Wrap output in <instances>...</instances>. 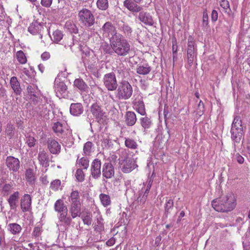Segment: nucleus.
I'll use <instances>...</instances> for the list:
<instances>
[{
    "label": "nucleus",
    "mask_w": 250,
    "mask_h": 250,
    "mask_svg": "<svg viewBox=\"0 0 250 250\" xmlns=\"http://www.w3.org/2000/svg\"><path fill=\"white\" fill-rule=\"evenodd\" d=\"M109 42L113 52L118 56H125L131 51L129 42L122 35L110 37Z\"/></svg>",
    "instance_id": "obj_1"
},
{
    "label": "nucleus",
    "mask_w": 250,
    "mask_h": 250,
    "mask_svg": "<svg viewBox=\"0 0 250 250\" xmlns=\"http://www.w3.org/2000/svg\"><path fill=\"white\" fill-rule=\"evenodd\" d=\"M212 207L218 212H227L232 210L236 207V200L233 194L229 193L212 202Z\"/></svg>",
    "instance_id": "obj_2"
},
{
    "label": "nucleus",
    "mask_w": 250,
    "mask_h": 250,
    "mask_svg": "<svg viewBox=\"0 0 250 250\" xmlns=\"http://www.w3.org/2000/svg\"><path fill=\"white\" fill-rule=\"evenodd\" d=\"M133 88L128 81H122L120 83L116 93V97L119 100H128L132 96Z\"/></svg>",
    "instance_id": "obj_3"
},
{
    "label": "nucleus",
    "mask_w": 250,
    "mask_h": 250,
    "mask_svg": "<svg viewBox=\"0 0 250 250\" xmlns=\"http://www.w3.org/2000/svg\"><path fill=\"white\" fill-rule=\"evenodd\" d=\"M231 138L235 143H239L241 139L243 131L241 117L236 116L232 123L230 130Z\"/></svg>",
    "instance_id": "obj_4"
},
{
    "label": "nucleus",
    "mask_w": 250,
    "mask_h": 250,
    "mask_svg": "<svg viewBox=\"0 0 250 250\" xmlns=\"http://www.w3.org/2000/svg\"><path fill=\"white\" fill-rule=\"evenodd\" d=\"M78 17L80 22L84 27H91L95 23V18L93 13L87 8H83L80 10Z\"/></svg>",
    "instance_id": "obj_5"
},
{
    "label": "nucleus",
    "mask_w": 250,
    "mask_h": 250,
    "mask_svg": "<svg viewBox=\"0 0 250 250\" xmlns=\"http://www.w3.org/2000/svg\"><path fill=\"white\" fill-rule=\"evenodd\" d=\"M136 158L126 157L125 158H119V167L124 173H129L136 168L138 166L136 161Z\"/></svg>",
    "instance_id": "obj_6"
},
{
    "label": "nucleus",
    "mask_w": 250,
    "mask_h": 250,
    "mask_svg": "<svg viewBox=\"0 0 250 250\" xmlns=\"http://www.w3.org/2000/svg\"><path fill=\"white\" fill-rule=\"evenodd\" d=\"M90 112L100 124H103L106 120V115L101 107L97 104H93L90 107Z\"/></svg>",
    "instance_id": "obj_7"
},
{
    "label": "nucleus",
    "mask_w": 250,
    "mask_h": 250,
    "mask_svg": "<svg viewBox=\"0 0 250 250\" xmlns=\"http://www.w3.org/2000/svg\"><path fill=\"white\" fill-rule=\"evenodd\" d=\"M103 82L105 87L109 91H114L117 88L118 84L116 78L113 72L105 74Z\"/></svg>",
    "instance_id": "obj_8"
},
{
    "label": "nucleus",
    "mask_w": 250,
    "mask_h": 250,
    "mask_svg": "<svg viewBox=\"0 0 250 250\" xmlns=\"http://www.w3.org/2000/svg\"><path fill=\"white\" fill-rule=\"evenodd\" d=\"M152 181L150 179L148 182L144 185L141 190L139 191V196L137 198V202L141 205H143L146 201L150 189Z\"/></svg>",
    "instance_id": "obj_9"
},
{
    "label": "nucleus",
    "mask_w": 250,
    "mask_h": 250,
    "mask_svg": "<svg viewBox=\"0 0 250 250\" xmlns=\"http://www.w3.org/2000/svg\"><path fill=\"white\" fill-rule=\"evenodd\" d=\"M44 29L43 25L37 21H33L28 28V31L32 35H39L40 38H42V31Z\"/></svg>",
    "instance_id": "obj_10"
},
{
    "label": "nucleus",
    "mask_w": 250,
    "mask_h": 250,
    "mask_svg": "<svg viewBox=\"0 0 250 250\" xmlns=\"http://www.w3.org/2000/svg\"><path fill=\"white\" fill-rule=\"evenodd\" d=\"M138 20L143 24L148 26H153L154 21L149 13L141 11L138 16Z\"/></svg>",
    "instance_id": "obj_11"
},
{
    "label": "nucleus",
    "mask_w": 250,
    "mask_h": 250,
    "mask_svg": "<svg viewBox=\"0 0 250 250\" xmlns=\"http://www.w3.org/2000/svg\"><path fill=\"white\" fill-rule=\"evenodd\" d=\"M101 161L98 159H94L92 163L91 167V174L94 178L97 179L100 177L101 174Z\"/></svg>",
    "instance_id": "obj_12"
},
{
    "label": "nucleus",
    "mask_w": 250,
    "mask_h": 250,
    "mask_svg": "<svg viewBox=\"0 0 250 250\" xmlns=\"http://www.w3.org/2000/svg\"><path fill=\"white\" fill-rule=\"evenodd\" d=\"M6 165L10 170L17 171L20 168V161L13 156H8L6 159Z\"/></svg>",
    "instance_id": "obj_13"
},
{
    "label": "nucleus",
    "mask_w": 250,
    "mask_h": 250,
    "mask_svg": "<svg viewBox=\"0 0 250 250\" xmlns=\"http://www.w3.org/2000/svg\"><path fill=\"white\" fill-rule=\"evenodd\" d=\"M102 30L103 35L106 37H109L110 35L114 37L115 35H121L117 33L115 26L110 22L105 23L102 27Z\"/></svg>",
    "instance_id": "obj_14"
},
{
    "label": "nucleus",
    "mask_w": 250,
    "mask_h": 250,
    "mask_svg": "<svg viewBox=\"0 0 250 250\" xmlns=\"http://www.w3.org/2000/svg\"><path fill=\"white\" fill-rule=\"evenodd\" d=\"M32 198L30 195L25 194L21 200V207L24 212L29 210L31 207Z\"/></svg>",
    "instance_id": "obj_15"
},
{
    "label": "nucleus",
    "mask_w": 250,
    "mask_h": 250,
    "mask_svg": "<svg viewBox=\"0 0 250 250\" xmlns=\"http://www.w3.org/2000/svg\"><path fill=\"white\" fill-rule=\"evenodd\" d=\"M103 176L106 179L113 177L114 175V168L111 163H104L103 167Z\"/></svg>",
    "instance_id": "obj_16"
},
{
    "label": "nucleus",
    "mask_w": 250,
    "mask_h": 250,
    "mask_svg": "<svg viewBox=\"0 0 250 250\" xmlns=\"http://www.w3.org/2000/svg\"><path fill=\"white\" fill-rule=\"evenodd\" d=\"M134 108L141 115L146 114V109L144 102L141 98L135 99L133 102Z\"/></svg>",
    "instance_id": "obj_17"
},
{
    "label": "nucleus",
    "mask_w": 250,
    "mask_h": 250,
    "mask_svg": "<svg viewBox=\"0 0 250 250\" xmlns=\"http://www.w3.org/2000/svg\"><path fill=\"white\" fill-rule=\"evenodd\" d=\"M10 86L16 95L21 94V88L20 82L18 81L16 77H12L10 80Z\"/></svg>",
    "instance_id": "obj_18"
},
{
    "label": "nucleus",
    "mask_w": 250,
    "mask_h": 250,
    "mask_svg": "<svg viewBox=\"0 0 250 250\" xmlns=\"http://www.w3.org/2000/svg\"><path fill=\"white\" fill-rule=\"evenodd\" d=\"M48 147L50 152L53 154H57L61 151V145L55 140H48Z\"/></svg>",
    "instance_id": "obj_19"
},
{
    "label": "nucleus",
    "mask_w": 250,
    "mask_h": 250,
    "mask_svg": "<svg viewBox=\"0 0 250 250\" xmlns=\"http://www.w3.org/2000/svg\"><path fill=\"white\" fill-rule=\"evenodd\" d=\"M187 55L188 62L189 64L192 63L195 56L194 45L192 41L188 42Z\"/></svg>",
    "instance_id": "obj_20"
},
{
    "label": "nucleus",
    "mask_w": 250,
    "mask_h": 250,
    "mask_svg": "<svg viewBox=\"0 0 250 250\" xmlns=\"http://www.w3.org/2000/svg\"><path fill=\"white\" fill-rule=\"evenodd\" d=\"M83 111V108L81 103L72 104L70 107V112L74 116H79Z\"/></svg>",
    "instance_id": "obj_21"
},
{
    "label": "nucleus",
    "mask_w": 250,
    "mask_h": 250,
    "mask_svg": "<svg viewBox=\"0 0 250 250\" xmlns=\"http://www.w3.org/2000/svg\"><path fill=\"white\" fill-rule=\"evenodd\" d=\"M20 193L18 191L14 192L11 194L8 199V202L11 209H16L17 207V203L19 198Z\"/></svg>",
    "instance_id": "obj_22"
},
{
    "label": "nucleus",
    "mask_w": 250,
    "mask_h": 250,
    "mask_svg": "<svg viewBox=\"0 0 250 250\" xmlns=\"http://www.w3.org/2000/svg\"><path fill=\"white\" fill-rule=\"evenodd\" d=\"M124 5L129 11L133 12H139L142 9L141 6L138 5L131 0H125L124 2Z\"/></svg>",
    "instance_id": "obj_23"
},
{
    "label": "nucleus",
    "mask_w": 250,
    "mask_h": 250,
    "mask_svg": "<svg viewBox=\"0 0 250 250\" xmlns=\"http://www.w3.org/2000/svg\"><path fill=\"white\" fill-rule=\"evenodd\" d=\"M125 121L127 125H133L137 121L136 114L133 111H127L125 115Z\"/></svg>",
    "instance_id": "obj_24"
},
{
    "label": "nucleus",
    "mask_w": 250,
    "mask_h": 250,
    "mask_svg": "<svg viewBox=\"0 0 250 250\" xmlns=\"http://www.w3.org/2000/svg\"><path fill=\"white\" fill-rule=\"evenodd\" d=\"M7 230L11 234L14 235H18L21 232L22 228L20 225L17 223H9L7 225Z\"/></svg>",
    "instance_id": "obj_25"
},
{
    "label": "nucleus",
    "mask_w": 250,
    "mask_h": 250,
    "mask_svg": "<svg viewBox=\"0 0 250 250\" xmlns=\"http://www.w3.org/2000/svg\"><path fill=\"white\" fill-rule=\"evenodd\" d=\"M26 180L29 183L30 185L33 186L36 181L35 173L33 169L29 168L26 169L25 173Z\"/></svg>",
    "instance_id": "obj_26"
},
{
    "label": "nucleus",
    "mask_w": 250,
    "mask_h": 250,
    "mask_svg": "<svg viewBox=\"0 0 250 250\" xmlns=\"http://www.w3.org/2000/svg\"><path fill=\"white\" fill-rule=\"evenodd\" d=\"M61 77L62 76L60 74H59L58 76L56 78L54 82L56 94L58 97H60L62 96V83L61 82Z\"/></svg>",
    "instance_id": "obj_27"
},
{
    "label": "nucleus",
    "mask_w": 250,
    "mask_h": 250,
    "mask_svg": "<svg viewBox=\"0 0 250 250\" xmlns=\"http://www.w3.org/2000/svg\"><path fill=\"white\" fill-rule=\"evenodd\" d=\"M151 70V68L147 63L140 64L137 68V73L140 75H147Z\"/></svg>",
    "instance_id": "obj_28"
},
{
    "label": "nucleus",
    "mask_w": 250,
    "mask_h": 250,
    "mask_svg": "<svg viewBox=\"0 0 250 250\" xmlns=\"http://www.w3.org/2000/svg\"><path fill=\"white\" fill-rule=\"evenodd\" d=\"M80 216H81L84 224L87 226L91 225L92 221V216L91 212L87 210L83 211L81 213Z\"/></svg>",
    "instance_id": "obj_29"
},
{
    "label": "nucleus",
    "mask_w": 250,
    "mask_h": 250,
    "mask_svg": "<svg viewBox=\"0 0 250 250\" xmlns=\"http://www.w3.org/2000/svg\"><path fill=\"white\" fill-rule=\"evenodd\" d=\"M81 202L71 203L70 212L72 217L74 218L81 214Z\"/></svg>",
    "instance_id": "obj_30"
},
{
    "label": "nucleus",
    "mask_w": 250,
    "mask_h": 250,
    "mask_svg": "<svg viewBox=\"0 0 250 250\" xmlns=\"http://www.w3.org/2000/svg\"><path fill=\"white\" fill-rule=\"evenodd\" d=\"M139 120L141 125L145 131H147L152 125L151 120L147 117H142Z\"/></svg>",
    "instance_id": "obj_31"
},
{
    "label": "nucleus",
    "mask_w": 250,
    "mask_h": 250,
    "mask_svg": "<svg viewBox=\"0 0 250 250\" xmlns=\"http://www.w3.org/2000/svg\"><path fill=\"white\" fill-rule=\"evenodd\" d=\"M74 85L82 91H86L88 86L82 79H77L74 82Z\"/></svg>",
    "instance_id": "obj_32"
},
{
    "label": "nucleus",
    "mask_w": 250,
    "mask_h": 250,
    "mask_svg": "<svg viewBox=\"0 0 250 250\" xmlns=\"http://www.w3.org/2000/svg\"><path fill=\"white\" fill-rule=\"evenodd\" d=\"M99 198L101 204L104 207H107L111 204L110 197L108 195L101 193L99 195Z\"/></svg>",
    "instance_id": "obj_33"
},
{
    "label": "nucleus",
    "mask_w": 250,
    "mask_h": 250,
    "mask_svg": "<svg viewBox=\"0 0 250 250\" xmlns=\"http://www.w3.org/2000/svg\"><path fill=\"white\" fill-rule=\"evenodd\" d=\"M42 231L43 229L42 225L41 224L38 225L34 228L32 236L39 240V237L41 236Z\"/></svg>",
    "instance_id": "obj_34"
},
{
    "label": "nucleus",
    "mask_w": 250,
    "mask_h": 250,
    "mask_svg": "<svg viewBox=\"0 0 250 250\" xmlns=\"http://www.w3.org/2000/svg\"><path fill=\"white\" fill-rule=\"evenodd\" d=\"M16 57L19 62L21 64H25L27 62V60L25 54L21 50L17 52Z\"/></svg>",
    "instance_id": "obj_35"
},
{
    "label": "nucleus",
    "mask_w": 250,
    "mask_h": 250,
    "mask_svg": "<svg viewBox=\"0 0 250 250\" xmlns=\"http://www.w3.org/2000/svg\"><path fill=\"white\" fill-rule=\"evenodd\" d=\"M69 200L71 203H80L79 192L77 190L72 191L69 197Z\"/></svg>",
    "instance_id": "obj_36"
},
{
    "label": "nucleus",
    "mask_w": 250,
    "mask_h": 250,
    "mask_svg": "<svg viewBox=\"0 0 250 250\" xmlns=\"http://www.w3.org/2000/svg\"><path fill=\"white\" fill-rule=\"evenodd\" d=\"M125 144L126 147L132 149H135L138 147L136 142L131 138H125Z\"/></svg>",
    "instance_id": "obj_37"
},
{
    "label": "nucleus",
    "mask_w": 250,
    "mask_h": 250,
    "mask_svg": "<svg viewBox=\"0 0 250 250\" xmlns=\"http://www.w3.org/2000/svg\"><path fill=\"white\" fill-rule=\"evenodd\" d=\"M96 5L99 10H106L108 8V0H97Z\"/></svg>",
    "instance_id": "obj_38"
},
{
    "label": "nucleus",
    "mask_w": 250,
    "mask_h": 250,
    "mask_svg": "<svg viewBox=\"0 0 250 250\" xmlns=\"http://www.w3.org/2000/svg\"><path fill=\"white\" fill-rule=\"evenodd\" d=\"M48 156L45 151L43 150L40 151L38 155V160L41 165H44L48 162Z\"/></svg>",
    "instance_id": "obj_39"
},
{
    "label": "nucleus",
    "mask_w": 250,
    "mask_h": 250,
    "mask_svg": "<svg viewBox=\"0 0 250 250\" xmlns=\"http://www.w3.org/2000/svg\"><path fill=\"white\" fill-rule=\"evenodd\" d=\"M65 27L71 33H77L78 32V29L72 21H67L65 24Z\"/></svg>",
    "instance_id": "obj_40"
},
{
    "label": "nucleus",
    "mask_w": 250,
    "mask_h": 250,
    "mask_svg": "<svg viewBox=\"0 0 250 250\" xmlns=\"http://www.w3.org/2000/svg\"><path fill=\"white\" fill-rule=\"evenodd\" d=\"M13 189V184L12 183L4 184L1 188V192L4 195L7 196Z\"/></svg>",
    "instance_id": "obj_41"
},
{
    "label": "nucleus",
    "mask_w": 250,
    "mask_h": 250,
    "mask_svg": "<svg viewBox=\"0 0 250 250\" xmlns=\"http://www.w3.org/2000/svg\"><path fill=\"white\" fill-rule=\"evenodd\" d=\"M77 163L80 167H82L83 169H87L89 167V160L87 158L83 157L80 159H77Z\"/></svg>",
    "instance_id": "obj_42"
},
{
    "label": "nucleus",
    "mask_w": 250,
    "mask_h": 250,
    "mask_svg": "<svg viewBox=\"0 0 250 250\" xmlns=\"http://www.w3.org/2000/svg\"><path fill=\"white\" fill-rule=\"evenodd\" d=\"M14 130L15 126L13 125L10 123L7 125L5 133L10 139L14 136Z\"/></svg>",
    "instance_id": "obj_43"
},
{
    "label": "nucleus",
    "mask_w": 250,
    "mask_h": 250,
    "mask_svg": "<svg viewBox=\"0 0 250 250\" xmlns=\"http://www.w3.org/2000/svg\"><path fill=\"white\" fill-rule=\"evenodd\" d=\"M53 130L58 135L61 134L62 132V124L60 122H57L54 124Z\"/></svg>",
    "instance_id": "obj_44"
},
{
    "label": "nucleus",
    "mask_w": 250,
    "mask_h": 250,
    "mask_svg": "<svg viewBox=\"0 0 250 250\" xmlns=\"http://www.w3.org/2000/svg\"><path fill=\"white\" fill-rule=\"evenodd\" d=\"M93 144L91 142H87L83 146V151L85 155H89L91 152Z\"/></svg>",
    "instance_id": "obj_45"
},
{
    "label": "nucleus",
    "mask_w": 250,
    "mask_h": 250,
    "mask_svg": "<svg viewBox=\"0 0 250 250\" xmlns=\"http://www.w3.org/2000/svg\"><path fill=\"white\" fill-rule=\"evenodd\" d=\"M54 42L59 43L62 39V34L60 30H57L53 32Z\"/></svg>",
    "instance_id": "obj_46"
},
{
    "label": "nucleus",
    "mask_w": 250,
    "mask_h": 250,
    "mask_svg": "<svg viewBox=\"0 0 250 250\" xmlns=\"http://www.w3.org/2000/svg\"><path fill=\"white\" fill-rule=\"evenodd\" d=\"M61 181L60 180H55L52 181L50 184V188L54 190H58L59 188H61Z\"/></svg>",
    "instance_id": "obj_47"
},
{
    "label": "nucleus",
    "mask_w": 250,
    "mask_h": 250,
    "mask_svg": "<svg viewBox=\"0 0 250 250\" xmlns=\"http://www.w3.org/2000/svg\"><path fill=\"white\" fill-rule=\"evenodd\" d=\"M75 176L78 181L83 182L84 179V175L83 170L78 168L76 172Z\"/></svg>",
    "instance_id": "obj_48"
},
{
    "label": "nucleus",
    "mask_w": 250,
    "mask_h": 250,
    "mask_svg": "<svg viewBox=\"0 0 250 250\" xmlns=\"http://www.w3.org/2000/svg\"><path fill=\"white\" fill-rule=\"evenodd\" d=\"M173 201L172 199H168L167 201L165 206V211L167 214L170 212V210L173 208Z\"/></svg>",
    "instance_id": "obj_49"
},
{
    "label": "nucleus",
    "mask_w": 250,
    "mask_h": 250,
    "mask_svg": "<svg viewBox=\"0 0 250 250\" xmlns=\"http://www.w3.org/2000/svg\"><path fill=\"white\" fill-rule=\"evenodd\" d=\"M55 209L58 212L62 211V201L61 199L58 200L54 205Z\"/></svg>",
    "instance_id": "obj_50"
},
{
    "label": "nucleus",
    "mask_w": 250,
    "mask_h": 250,
    "mask_svg": "<svg viewBox=\"0 0 250 250\" xmlns=\"http://www.w3.org/2000/svg\"><path fill=\"white\" fill-rule=\"evenodd\" d=\"M36 140L34 138V137L29 136L27 139L26 143L27 144L28 146L30 147L34 146L36 144Z\"/></svg>",
    "instance_id": "obj_51"
},
{
    "label": "nucleus",
    "mask_w": 250,
    "mask_h": 250,
    "mask_svg": "<svg viewBox=\"0 0 250 250\" xmlns=\"http://www.w3.org/2000/svg\"><path fill=\"white\" fill-rule=\"evenodd\" d=\"M121 30L125 34H129L131 33L132 29L127 24H123L121 26Z\"/></svg>",
    "instance_id": "obj_52"
},
{
    "label": "nucleus",
    "mask_w": 250,
    "mask_h": 250,
    "mask_svg": "<svg viewBox=\"0 0 250 250\" xmlns=\"http://www.w3.org/2000/svg\"><path fill=\"white\" fill-rule=\"evenodd\" d=\"M208 24V15L207 11H204L203 13L202 25L206 27Z\"/></svg>",
    "instance_id": "obj_53"
},
{
    "label": "nucleus",
    "mask_w": 250,
    "mask_h": 250,
    "mask_svg": "<svg viewBox=\"0 0 250 250\" xmlns=\"http://www.w3.org/2000/svg\"><path fill=\"white\" fill-rule=\"evenodd\" d=\"M66 131H67V132L66 133V135L67 136L66 137L67 138V140L69 141V143L68 144V146H70L73 144V138L72 137V132H71V130H69L68 129H66Z\"/></svg>",
    "instance_id": "obj_54"
},
{
    "label": "nucleus",
    "mask_w": 250,
    "mask_h": 250,
    "mask_svg": "<svg viewBox=\"0 0 250 250\" xmlns=\"http://www.w3.org/2000/svg\"><path fill=\"white\" fill-rule=\"evenodd\" d=\"M220 5L225 10L229 9V3L227 0H221L220 2Z\"/></svg>",
    "instance_id": "obj_55"
},
{
    "label": "nucleus",
    "mask_w": 250,
    "mask_h": 250,
    "mask_svg": "<svg viewBox=\"0 0 250 250\" xmlns=\"http://www.w3.org/2000/svg\"><path fill=\"white\" fill-rule=\"evenodd\" d=\"M235 158L237 162L240 164H242L244 162V157L240 155L238 153H237L235 155Z\"/></svg>",
    "instance_id": "obj_56"
},
{
    "label": "nucleus",
    "mask_w": 250,
    "mask_h": 250,
    "mask_svg": "<svg viewBox=\"0 0 250 250\" xmlns=\"http://www.w3.org/2000/svg\"><path fill=\"white\" fill-rule=\"evenodd\" d=\"M52 0H41V4L43 6L49 7L51 6Z\"/></svg>",
    "instance_id": "obj_57"
},
{
    "label": "nucleus",
    "mask_w": 250,
    "mask_h": 250,
    "mask_svg": "<svg viewBox=\"0 0 250 250\" xmlns=\"http://www.w3.org/2000/svg\"><path fill=\"white\" fill-rule=\"evenodd\" d=\"M27 90L28 94H29L31 96H33L35 97V88L32 86L31 85H29L27 87Z\"/></svg>",
    "instance_id": "obj_58"
},
{
    "label": "nucleus",
    "mask_w": 250,
    "mask_h": 250,
    "mask_svg": "<svg viewBox=\"0 0 250 250\" xmlns=\"http://www.w3.org/2000/svg\"><path fill=\"white\" fill-rule=\"evenodd\" d=\"M50 58V54L48 52H44L41 55V58L43 61L48 60Z\"/></svg>",
    "instance_id": "obj_59"
},
{
    "label": "nucleus",
    "mask_w": 250,
    "mask_h": 250,
    "mask_svg": "<svg viewBox=\"0 0 250 250\" xmlns=\"http://www.w3.org/2000/svg\"><path fill=\"white\" fill-rule=\"evenodd\" d=\"M211 20L212 21H216L218 19V13L215 10H213L211 13Z\"/></svg>",
    "instance_id": "obj_60"
},
{
    "label": "nucleus",
    "mask_w": 250,
    "mask_h": 250,
    "mask_svg": "<svg viewBox=\"0 0 250 250\" xmlns=\"http://www.w3.org/2000/svg\"><path fill=\"white\" fill-rule=\"evenodd\" d=\"M40 180L42 182V184H43L44 185H46L49 183V181H48L47 179V177L46 175L42 176L40 178Z\"/></svg>",
    "instance_id": "obj_61"
},
{
    "label": "nucleus",
    "mask_w": 250,
    "mask_h": 250,
    "mask_svg": "<svg viewBox=\"0 0 250 250\" xmlns=\"http://www.w3.org/2000/svg\"><path fill=\"white\" fill-rule=\"evenodd\" d=\"M72 7H70L68 4L67 5V7L65 8V9L67 10V13L66 14H68L66 17H69L72 14Z\"/></svg>",
    "instance_id": "obj_62"
},
{
    "label": "nucleus",
    "mask_w": 250,
    "mask_h": 250,
    "mask_svg": "<svg viewBox=\"0 0 250 250\" xmlns=\"http://www.w3.org/2000/svg\"><path fill=\"white\" fill-rule=\"evenodd\" d=\"M92 74L94 76H95L97 78H99L101 76L100 74L96 70L93 71V72H92Z\"/></svg>",
    "instance_id": "obj_63"
},
{
    "label": "nucleus",
    "mask_w": 250,
    "mask_h": 250,
    "mask_svg": "<svg viewBox=\"0 0 250 250\" xmlns=\"http://www.w3.org/2000/svg\"><path fill=\"white\" fill-rule=\"evenodd\" d=\"M161 240V236L157 237L156 238V240H155V244H158L160 243Z\"/></svg>",
    "instance_id": "obj_64"
}]
</instances>
